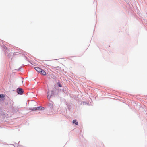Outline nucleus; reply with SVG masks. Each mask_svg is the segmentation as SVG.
<instances>
[{
  "label": "nucleus",
  "mask_w": 147,
  "mask_h": 147,
  "mask_svg": "<svg viewBox=\"0 0 147 147\" xmlns=\"http://www.w3.org/2000/svg\"><path fill=\"white\" fill-rule=\"evenodd\" d=\"M44 108L42 107H38L37 108L36 107L35 108H33V109H32V110H44Z\"/></svg>",
  "instance_id": "nucleus-1"
},
{
  "label": "nucleus",
  "mask_w": 147,
  "mask_h": 147,
  "mask_svg": "<svg viewBox=\"0 0 147 147\" xmlns=\"http://www.w3.org/2000/svg\"><path fill=\"white\" fill-rule=\"evenodd\" d=\"M17 92L19 94H22L23 93L22 89L21 88H18L17 89Z\"/></svg>",
  "instance_id": "nucleus-2"
},
{
  "label": "nucleus",
  "mask_w": 147,
  "mask_h": 147,
  "mask_svg": "<svg viewBox=\"0 0 147 147\" xmlns=\"http://www.w3.org/2000/svg\"><path fill=\"white\" fill-rule=\"evenodd\" d=\"M35 69L38 72L40 73L41 71V69L39 67H36L35 68Z\"/></svg>",
  "instance_id": "nucleus-3"
},
{
  "label": "nucleus",
  "mask_w": 147,
  "mask_h": 147,
  "mask_svg": "<svg viewBox=\"0 0 147 147\" xmlns=\"http://www.w3.org/2000/svg\"><path fill=\"white\" fill-rule=\"evenodd\" d=\"M40 73L44 75H46V72L44 70L42 69H41V71H40Z\"/></svg>",
  "instance_id": "nucleus-4"
},
{
  "label": "nucleus",
  "mask_w": 147,
  "mask_h": 147,
  "mask_svg": "<svg viewBox=\"0 0 147 147\" xmlns=\"http://www.w3.org/2000/svg\"><path fill=\"white\" fill-rule=\"evenodd\" d=\"M73 123H75L76 125H78V123L76 120H74L73 121Z\"/></svg>",
  "instance_id": "nucleus-5"
},
{
  "label": "nucleus",
  "mask_w": 147,
  "mask_h": 147,
  "mask_svg": "<svg viewBox=\"0 0 147 147\" xmlns=\"http://www.w3.org/2000/svg\"><path fill=\"white\" fill-rule=\"evenodd\" d=\"M5 96L3 94H0V98L2 99L4 98Z\"/></svg>",
  "instance_id": "nucleus-6"
},
{
  "label": "nucleus",
  "mask_w": 147,
  "mask_h": 147,
  "mask_svg": "<svg viewBox=\"0 0 147 147\" xmlns=\"http://www.w3.org/2000/svg\"><path fill=\"white\" fill-rule=\"evenodd\" d=\"M49 91H48V95H47V97L48 98H50V97H51V95L50 96H49Z\"/></svg>",
  "instance_id": "nucleus-7"
},
{
  "label": "nucleus",
  "mask_w": 147,
  "mask_h": 147,
  "mask_svg": "<svg viewBox=\"0 0 147 147\" xmlns=\"http://www.w3.org/2000/svg\"><path fill=\"white\" fill-rule=\"evenodd\" d=\"M59 86L60 87H61V84H59Z\"/></svg>",
  "instance_id": "nucleus-8"
}]
</instances>
